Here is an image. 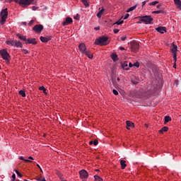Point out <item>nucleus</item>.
<instances>
[{
	"instance_id": "4d7b16f0",
	"label": "nucleus",
	"mask_w": 181,
	"mask_h": 181,
	"mask_svg": "<svg viewBox=\"0 0 181 181\" xmlns=\"http://www.w3.org/2000/svg\"><path fill=\"white\" fill-rule=\"evenodd\" d=\"M59 179H60L61 181H66V180L63 179V177H60Z\"/></svg>"
},
{
	"instance_id": "8fccbe9b",
	"label": "nucleus",
	"mask_w": 181,
	"mask_h": 181,
	"mask_svg": "<svg viewBox=\"0 0 181 181\" xmlns=\"http://www.w3.org/2000/svg\"><path fill=\"white\" fill-rule=\"evenodd\" d=\"M17 175L19 176V177H22L23 176L22 174H21V173L19 172L18 173Z\"/></svg>"
},
{
	"instance_id": "5fc2aeb1",
	"label": "nucleus",
	"mask_w": 181,
	"mask_h": 181,
	"mask_svg": "<svg viewBox=\"0 0 181 181\" xmlns=\"http://www.w3.org/2000/svg\"><path fill=\"white\" fill-rule=\"evenodd\" d=\"M75 19H77L78 21V19H80V16H78V14H77V17L75 18Z\"/></svg>"
},
{
	"instance_id": "c03bdc74",
	"label": "nucleus",
	"mask_w": 181,
	"mask_h": 181,
	"mask_svg": "<svg viewBox=\"0 0 181 181\" xmlns=\"http://www.w3.org/2000/svg\"><path fill=\"white\" fill-rule=\"evenodd\" d=\"M23 52H24L25 54H28L29 53V51L26 49H23Z\"/></svg>"
},
{
	"instance_id": "c756f323",
	"label": "nucleus",
	"mask_w": 181,
	"mask_h": 181,
	"mask_svg": "<svg viewBox=\"0 0 181 181\" xmlns=\"http://www.w3.org/2000/svg\"><path fill=\"white\" fill-rule=\"evenodd\" d=\"M95 181H103V178H101V177L98 176V175H95Z\"/></svg>"
},
{
	"instance_id": "a878e982",
	"label": "nucleus",
	"mask_w": 181,
	"mask_h": 181,
	"mask_svg": "<svg viewBox=\"0 0 181 181\" xmlns=\"http://www.w3.org/2000/svg\"><path fill=\"white\" fill-rule=\"evenodd\" d=\"M158 67H156V66H153V68H152V71H153V74L155 75V76H156V74H158Z\"/></svg>"
},
{
	"instance_id": "a18cd8bd",
	"label": "nucleus",
	"mask_w": 181,
	"mask_h": 181,
	"mask_svg": "<svg viewBox=\"0 0 181 181\" xmlns=\"http://www.w3.org/2000/svg\"><path fill=\"white\" fill-rule=\"evenodd\" d=\"M32 9L33 11H36V9H37V7H36L35 6H33Z\"/></svg>"
},
{
	"instance_id": "4c0bfd02",
	"label": "nucleus",
	"mask_w": 181,
	"mask_h": 181,
	"mask_svg": "<svg viewBox=\"0 0 181 181\" xmlns=\"http://www.w3.org/2000/svg\"><path fill=\"white\" fill-rule=\"evenodd\" d=\"M33 23H35V20H31V21L29 22L28 25H29V26H32V25H33Z\"/></svg>"
},
{
	"instance_id": "ea45409f",
	"label": "nucleus",
	"mask_w": 181,
	"mask_h": 181,
	"mask_svg": "<svg viewBox=\"0 0 181 181\" xmlns=\"http://www.w3.org/2000/svg\"><path fill=\"white\" fill-rule=\"evenodd\" d=\"M134 67H139V62H136L134 64Z\"/></svg>"
},
{
	"instance_id": "79ce46f5",
	"label": "nucleus",
	"mask_w": 181,
	"mask_h": 181,
	"mask_svg": "<svg viewBox=\"0 0 181 181\" xmlns=\"http://www.w3.org/2000/svg\"><path fill=\"white\" fill-rule=\"evenodd\" d=\"M12 179H13V180H16V175L13 174V175H12Z\"/></svg>"
},
{
	"instance_id": "69168bd1",
	"label": "nucleus",
	"mask_w": 181,
	"mask_h": 181,
	"mask_svg": "<svg viewBox=\"0 0 181 181\" xmlns=\"http://www.w3.org/2000/svg\"><path fill=\"white\" fill-rule=\"evenodd\" d=\"M37 168H39V169H40V165H39V164H37Z\"/></svg>"
},
{
	"instance_id": "ddd939ff",
	"label": "nucleus",
	"mask_w": 181,
	"mask_h": 181,
	"mask_svg": "<svg viewBox=\"0 0 181 181\" xmlns=\"http://www.w3.org/2000/svg\"><path fill=\"white\" fill-rule=\"evenodd\" d=\"M37 42H36V39L35 38H28L25 42V45H37Z\"/></svg>"
},
{
	"instance_id": "bb28decb",
	"label": "nucleus",
	"mask_w": 181,
	"mask_h": 181,
	"mask_svg": "<svg viewBox=\"0 0 181 181\" xmlns=\"http://www.w3.org/2000/svg\"><path fill=\"white\" fill-rule=\"evenodd\" d=\"M136 6H138V5L130 7L129 9L127 10V12H132V11H135V9H136Z\"/></svg>"
},
{
	"instance_id": "412c9836",
	"label": "nucleus",
	"mask_w": 181,
	"mask_h": 181,
	"mask_svg": "<svg viewBox=\"0 0 181 181\" xmlns=\"http://www.w3.org/2000/svg\"><path fill=\"white\" fill-rule=\"evenodd\" d=\"M15 47H23L22 42L18 40H15V44H14Z\"/></svg>"
},
{
	"instance_id": "7ed1b4c3",
	"label": "nucleus",
	"mask_w": 181,
	"mask_h": 181,
	"mask_svg": "<svg viewBox=\"0 0 181 181\" xmlns=\"http://www.w3.org/2000/svg\"><path fill=\"white\" fill-rule=\"evenodd\" d=\"M108 37L102 36L95 41V45L98 46H107L108 45Z\"/></svg>"
},
{
	"instance_id": "e433bc0d",
	"label": "nucleus",
	"mask_w": 181,
	"mask_h": 181,
	"mask_svg": "<svg viewBox=\"0 0 181 181\" xmlns=\"http://www.w3.org/2000/svg\"><path fill=\"white\" fill-rule=\"evenodd\" d=\"M112 93L115 95H118V90L113 89Z\"/></svg>"
},
{
	"instance_id": "423d86ee",
	"label": "nucleus",
	"mask_w": 181,
	"mask_h": 181,
	"mask_svg": "<svg viewBox=\"0 0 181 181\" xmlns=\"http://www.w3.org/2000/svg\"><path fill=\"white\" fill-rule=\"evenodd\" d=\"M0 54L4 60L9 62L11 56H9V53H8V51H6V49H1L0 50Z\"/></svg>"
},
{
	"instance_id": "1a4fd4ad",
	"label": "nucleus",
	"mask_w": 181,
	"mask_h": 181,
	"mask_svg": "<svg viewBox=\"0 0 181 181\" xmlns=\"http://www.w3.org/2000/svg\"><path fill=\"white\" fill-rule=\"evenodd\" d=\"M173 48L171 49L172 53L173 54V59H174V62H177V55L176 54V52H177V46L175 45L174 43H173Z\"/></svg>"
},
{
	"instance_id": "6e6d98bb",
	"label": "nucleus",
	"mask_w": 181,
	"mask_h": 181,
	"mask_svg": "<svg viewBox=\"0 0 181 181\" xmlns=\"http://www.w3.org/2000/svg\"><path fill=\"white\" fill-rule=\"evenodd\" d=\"M119 49H120V50H125V48H124L123 47H119Z\"/></svg>"
},
{
	"instance_id": "bf43d9fd",
	"label": "nucleus",
	"mask_w": 181,
	"mask_h": 181,
	"mask_svg": "<svg viewBox=\"0 0 181 181\" xmlns=\"http://www.w3.org/2000/svg\"><path fill=\"white\" fill-rule=\"evenodd\" d=\"M28 159H30L31 160H33V157L30 156V157H28Z\"/></svg>"
},
{
	"instance_id": "2f4dec72",
	"label": "nucleus",
	"mask_w": 181,
	"mask_h": 181,
	"mask_svg": "<svg viewBox=\"0 0 181 181\" xmlns=\"http://www.w3.org/2000/svg\"><path fill=\"white\" fill-rule=\"evenodd\" d=\"M39 90H40V91H43L44 94H47L46 93V88H45V86H40L39 88Z\"/></svg>"
},
{
	"instance_id": "58836bf2",
	"label": "nucleus",
	"mask_w": 181,
	"mask_h": 181,
	"mask_svg": "<svg viewBox=\"0 0 181 181\" xmlns=\"http://www.w3.org/2000/svg\"><path fill=\"white\" fill-rule=\"evenodd\" d=\"M93 145H94L95 146H97V145H98V140H95V141H93Z\"/></svg>"
},
{
	"instance_id": "c9c22d12",
	"label": "nucleus",
	"mask_w": 181,
	"mask_h": 181,
	"mask_svg": "<svg viewBox=\"0 0 181 181\" xmlns=\"http://www.w3.org/2000/svg\"><path fill=\"white\" fill-rule=\"evenodd\" d=\"M122 23H124V21H118L115 23V25H122Z\"/></svg>"
},
{
	"instance_id": "4468645a",
	"label": "nucleus",
	"mask_w": 181,
	"mask_h": 181,
	"mask_svg": "<svg viewBox=\"0 0 181 181\" xmlns=\"http://www.w3.org/2000/svg\"><path fill=\"white\" fill-rule=\"evenodd\" d=\"M156 30H157L159 33H161L162 35L166 32V28L165 27H158L156 28Z\"/></svg>"
},
{
	"instance_id": "b1692460",
	"label": "nucleus",
	"mask_w": 181,
	"mask_h": 181,
	"mask_svg": "<svg viewBox=\"0 0 181 181\" xmlns=\"http://www.w3.org/2000/svg\"><path fill=\"white\" fill-rule=\"evenodd\" d=\"M105 11V9L102 8L98 13H97V16L98 18H101V16H103V13H104V11Z\"/></svg>"
},
{
	"instance_id": "5701e85b",
	"label": "nucleus",
	"mask_w": 181,
	"mask_h": 181,
	"mask_svg": "<svg viewBox=\"0 0 181 181\" xmlns=\"http://www.w3.org/2000/svg\"><path fill=\"white\" fill-rule=\"evenodd\" d=\"M16 36H18L21 40H23L24 42L27 41L26 36L21 35L20 34H17Z\"/></svg>"
},
{
	"instance_id": "37998d69",
	"label": "nucleus",
	"mask_w": 181,
	"mask_h": 181,
	"mask_svg": "<svg viewBox=\"0 0 181 181\" xmlns=\"http://www.w3.org/2000/svg\"><path fill=\"white\" fill-rule=\"evenodd\" d=\"M121 40L124 42V40H127V37H121Z\"/></svg>"
},
{
	"instance_id": "72a5a7b5",
	"label": "nucleus",
	"mask_w": 181,
	"mask_h": 181,
	"mask_svg": "<svg viewBox=\"0 0 181 181\" xmlns=\"http://www.w3.org/2000/svg\"><path fill=\"white\" fill-rule=\"evenodd\" d=\"M36 180H37V181H46V179L45 177L42 178V176H40V177H37Z\"/></svg>"
},
{
	"instance_id": "39448f33",
	"label": "nucleus",
	"mask_w": 181,
	"mask_h": 181,
	"mask_svg": "<svg viewBox=\"0 0 181 181\" xmlns=\"http://www.w3.org/2000/svg\"><path fill=\"white\" fill-rule=\"evenodd\" d=\"M140 22H144L146 25H149L152 23L153 18L151 16H144L139 17Z\"/></svg>"
},
{
	"instance_id": "393cba45",
	"label": "nucleus",
	"mask_w": 181,
	"mask_h": 181,
	"mask_svg": "<svg viewBox=\"0 0 181 181\" xmlns=\"http://www.w3.org/2000/svg\"><path fill=\"white\" fill-rule=\"evenodd\" d=\"M164 119H165V124L169 122V121H172V117H170V116H165L164 117Z\"/></svg>"
},
{
	"instance_id": "a19ab883",
	"label": "nucleus",
	"mask_w": 181,
	"mask_h": 181,
	"mask_svg": "<svg viewBox=\"0 0 181 181\" xmlns=\"http://www.w3.org/2000/svg\"><path fill=\"white\" fill-rule=\"evenodd\" d=\"M128 18H129V13H127L124 17V19H128Z\"/></svg>"
},
{
	"instance_id": "f8f14e48",
	"label": "nucleus",
	"mask_w": 181,
	"mask_h": 181,
	"mask_svg": "<svg viewBox=\"0 0 181 181\" xmlns=\"http://www.w3.org/2000/svg\"><path fill=\"white\" fill-rule=\"evenodd\" d=\"M52 36H47V37H42L41 36L40 37L41 42H42V43H47V42H49V40H52Z\"/></svg>"
},
{
	"instance_id": "338daca9",
	"label": "nucleus",
	"mask_w": 181,
	"mask_h": 181,
	"mask_svg": "<svg viewBox=\"0 0 181 181\" xmlns=\"http://www.w3.org/2000/svg\"><path fill=\"white\" fill-rule=\"evenodd\" d=\"M117 81H119L120 79H119V78H117Z\"/></svg>"
},
{
	"instance_id": "f03ea898",
	"label": "nucleus",
	"mask_w": 181,
	"mask_h": 181,
	"mask_svg": "<svg viewBox=\"0 0 181 181\" xmlns=\"http://www.w3.org/2000/svg\"><path fill=\"white\" fill-rule=\"evenodd\" d=\"M78 49L82 53V54H85L88 57V59H93V54H91L89 50H87L84 43H81L78 45Z\"/></svg>"
},
{
	"instance_id": "49530a36",
	"label": "nucleus",
	"mask_w": 181,
	"mask_h": 181,
	"mask_svg": "<svg viewBox=\"0 0 181 181\" xmlns=\"http://www.w3.org/2000/svg\"><path fill=\"white\" fill-rule=\"evenodd\" d=\"M118 32H119V30H118V29L114 30V33L117 34V33H118Z\"/></svg>"
},
{
	"instance_id": "0e129e2a",
	"label": "nucleus",
	"mask_w": 181,
	"mask_h": 181,
	"mask_svg": "<svg viewBox=\"0 0 181 181\" xmlns=\"http://www.w3.org/2000/svg\"><path fill=\"white\" fill-rule=\"evenodd\" d=\"M40 172H42V173H43V170H42V168H40Z\"/></svg>"
},
{
	"instance_id": "e2e57ef3",
	"label": "nucleus",
	"mask_w": 181,
	"mask_h": 181,
	"mask_svg": "<svg viewBox=\"0 0 181 181\" xmlns=\"http://www.w3.org/2000/svg\"><path fill=\"white\" fill-rule=\"evenodd\" d=\"M22 23L24 25V26H26V22H23Z\"/></svg>"
},
{
	"instance_id": "a211bd4d",
	"label": "nucleus",
	"mask_w": 181,
	"mask_h": 181,
	"mask_svg": "<svg viewBox=\"0 0 181 181\" xmlns=\"http://www.w3.org/2000/svg\"><path fill=\"white\" fill-rule=\"evenodd\" d=\"M111 59L113 60V62H117L118 61V55L116 53H113L111 55Z\"/></svg>"
},
{
	"instance_id": "9b49d317",
	"label": "nucleus",
	"mask_w": 181,
	"mask_h": 181,
	"mask_svg": "<svg viewBox=\"0 0 181 181\" xmlns=\"http://www.w3.org/2000/svg\"><path fill=\"white\" fill-rule=\"evenodd\" d=\"M71 23H73V18L67 17L65 21L62 23V25L63 26H67V25H70Z\"/></svg>"
},
{
	"instance_id": "cd10ccee",
	"label": "nucleus",
	"mask_w": 181,
	"mask_h": 181,
	"mask_svg": "<svg viewBox=\"0 0 181 181\" xmlns=\"http://www.w3.org/2000/svg\"><path fill=\"white\" fill-rule=\"evenodd\" d=\"M18 94L19 95H21V97H26V93H25V90H19Z\"/></svg>"
},
{
	"instance_id": "09e8293b",
	"label": "nucleus",
	"mask_w": 181,
	"mask_h": 181,
	"mask_svg": "<svg viewBox=\"0 0 181 181\" xmlns=\"http://www.w3.org/2000/svg\"><path fill=\"white\" fill-rule=\"evenodd\" d=\"M146 4V1H143L142 2V7L144 8V6H145Z\"/></svg>"
},
{
	"instance_id": "f704fd0d",
	"label": "nucleus",
	"mask_w": 181,
	"mask_h": 181,
	"mask_svg": "<svg viewBox=\"0 0 181 181\" xmlns=\"http://www.w3.org/2000/svg\"><path fill=\"white\" fill-rule=\"evenodd\" d=\"M20 159H21V160H24L25 162H32V161L30 160L23 158V156H21V157H20Z\"/></svg>"
},
{
	"instance_id": "f3484780",
	"label": "nucleus",
	"mask_w": 181,
	"mask_h": 181,
	"mask_svg": "<svg viewBox=\"0 0 181 181\" xmlns=\"http://www.w3.org/2000/svg\"><path fill=\"white\" fill-rule=\"evenodd\" d=\"M126 124H127V129H130L129 127L134 128V127H135V124L131 121H127Z\"/></svg>"
},
{
	"instance_id": "2eb2a0df",
	"label": "nucleus",
	"mask_w": 181,
	"mask_h": 181,
	"mask_svg": "<svg viewBox=\"0 0 181 181\" xmlns=\"http://www.w3.org/2000/svg\"><path fill=\"white\" fill-rule=\"evenodd\" d=\"M174 4H175L177 9H180V11H181V1L180 0H174Z\"/></svg>"
},
{
	"instance_id": "9d476101",
	"label": "nucleus",
	"mask_w": 181,
	"mask_h": 181,
	"mask_svg": "<svg viewBox=\"0 0 181 181\" xmlns=\"http://www.w3.org/2000/svg\"><path fill=\"white\" fill-rule=\"evenodd\" d=\"M80 177L82 180L87 179L88 177V173L86 171V170H81L79 171Z\"/></svg>"
},
{
	"instance_id": "dca6fc26",
	"label": "nucleus",
	"mask_w": 181,
	"mask_h": 181,
	"mask_svg": "<svg viewBox=\"0 0 181 181\" xmlns=\"http://www.w3.org/2000/svg\"><path fill=\"white\" fill-rule=\"evenodd\" d=\"M121 66L124 70H129V67H128V62H121Z\"/></svg>"
},
{
	"instance_id": "de8ad7c7",
	"label": "nucleus",
	"mask_w": 181,
	"mask_h": 181,
	"mask_svg": "<svg viewBox=\"0 0 181 181\" xmlns=\"http://www.w3.org/2000/svg\"><path fill=\"white\" fill-rule=\"evenodd\" d=\"M129 68L134 67V64H132V63L129 62Z\"/></svg>"
},
{
	"instance_id": "20e7f679",
	"label": "nucleus",
	"mask_w": 181,
	"mask_h": 181,
	"mask_svg": "<svg viewBox=\"0 0 181 181\" xmlns=\"http://www.w3.org/2000/svg\"><path fill=\"white\" fill-rule=\"evenodd\" d=\"M0 16L1 18L0 23H1V25H4V23L6 22V19L8 18V8L3 9L0 13Z\"/></svg>"
},
{
	"instance_id": "3c124183",
	"label": "nucleus",
	"mask_w": 181,
	"mask_h": 181,
	"mask_svg": "<svg viewBox=\"0 0 181 181\" xmlns=\"http://www.w3.org/2000/svg\"><path fill=\"white\" fill-rule=\"evenodd\" d=\"M160 6H162L160 4H158V5H157V6H156V8H158V9H160Z\"/></svg>"
},
{
	"instance_id": "603ef678",
	"label": "nucleus",
	"mask_w": 181,
	"mask_h": 181,
	"mask_svg": "<svg viewBox=\"0 0 181 181\" xmlns=\"http://www.w3.org/2000/svg\"><path fill=\"white\" fill-rule=\"evenodd\" d=\"M132 83H133V84H138V82H136L135 81H132Z\"/></svg>"
},
{
	"instance_id": "6e6552de",
	"label": "nucleus",
	"mask_w": 181,
	"mask_h": 181,
	"mask_svg": "<svg viewBox=\"0 0 181 181\" xmlns=\"http://www.w3.org/2000/svg\"><path fill=\"white\" fill-rule=\"evenodd\" d=\"M33 30H34L35 33H42V30H43V25L40 24L35 25L33 28Z\"/></svg>"
},
{
	"instance_id": "f257e3e1",
	"label": "nucleus",
	"mask_w": 181,
	"mask_h": 181,
	"mask_svg": "<svg viewBox=\"0 0 181 181\" xmlns=\"http://www.w3.org/2000/svg\"><path fill=\"white\" fill-rule=\"evenodd\" d=\"M5 1L6 2H10V3H11L12 1H14V2H16V4H19V5H21V6H22L23 8H26L29 6V5H30L31 4H36L35 0H5Z\"/></svg>"
},
{
	"instance_id": "864d4df0",
	"label": "nucleus",
	"mask_w": 181,
	"mask_h": 181,
	"mask_svg": "<svg viewBox=\"0 0 181 181\" xmlns=\"http://www.w3.org/2000/svg\"><path fill=\"white\" fill-rule=\"evenodd\" d=\"M95 30H100V27H95Z\"/></svg>"
},
{
	"instance_id": "4be33fe9",
	"label": "nucleus",
	"mask_w": 181,
	"mask_h": 181,
	"mask_svg": "<svg viewBox=\"0 0 181 181\" xmlns=\"http://www.w3.org/2000/svg\"><path fill=\"white\" fill-rule=\"evenodd\" d=\"M6 43L9 46H15V40H7L6 41Z\"/></svg>"
},
{
	"instance_id": "6ab92c4d",
	"label": "nucleus",
	"mask_w": 181,
	"mask_h": 181,
	"mask_svg": "<svg viewBox=\"0 0 181 181\" xmlns=\"http://www.w3.org/2000/svg\"><path fill=\"white\" fill-rule=\"evenodd\" d=\"M127 161H125L124 160H120V165H121V168L122 169H125V168H127Z\"/></svg>"
},
{
	"instance_id": "680f3d73",
	"label": "nucleus",
	"mask_w": 181,
	"mask_h": 181,
	"mask_svg": "<svg viewBox=\"0 0 181 181\" xmlns=\"http://www.w3.org/2000/svg\"><path fill=\"white\" fill-rule=\"evenodd\" d=\"M93 144H94L93 141H91L89 142V144H90V145H93Z\"/></svg>"
},
{
	"instance_id": "c85d7f7f",
	"label": "nucleus",
	"mask_w": 181,
	"mask_h": 181,
	"mask_svg": "<svg viewBox=\"0 0 181 181\" xmlns=\"http://www.w3.org/2000/svg\"><path fill=\"white\" fill-rule=\"evenodd\" d=\"M81 2L85 6H90V4H88V0H81Z\"/></svg>"
},
{
	"instance_id": "0eeeda50",
	"label": "nucleus",
	"mask_w": 181,
	"mask_h": 181,
	"mask_svg": "<svg viewBox=\"0 0 181 181\" xmlns=\"http://www.w3.org/2000/svg\"><path fill=\"white\" fill-rule=\"evenodd\" d=\"M131 49H132V52H134V53L138 52V50H139V43L136 42H132Z\"/></svg>"
},
{
	"instance_id": "774afa93",
	"label": "nucleus",
	"mask_w": 181,
	"mask_h": 181,
	"mask_svg": "<svg viewBox=\"0 0 181 181\" xmlns=\"http://www.w3.org/2000/svg\"><path fill=\"white\" fill-rule=\"evenodd\" d=\"M11 181H16V180H11Z\"/></svg>"
},
{
	"instance_id": "7c9ffc66",
	"label": "nucleus",
	"mask_w": 181,
	"mask_h": 181,
	"mask_svg": "<svg viewBox=\"0 0 181 181\" xmlns=\"http://www.w3.org/2000/svg\"><path fill=\"white\" fill-rule=\"evenodd\" d=\"M157 4H159V1H153V2H151V3H149L148 4V5L150 6H155V5H156Z\"/></svg>"
},
{
	"instance_id": "052dcab7",
	"label": "nucleus",
	"mask_w": 181,
	"mask_h": 181,
	"mask_svg": "<svg viewBox=\"0 0 181 181\" xmlns=\"http://www.w3.org/2000/svg\"><path fill=\"white\" fill-rule=\"evenodd\" d=\"M14 172H16V175H18L19 173V171H18L17 170H14Z\"/></svg>"
},
{
	"instance_id": "aec40b11",
	"label": "nucleus",
	"mask_w": 181,
	"mask_h": 181,
	"mask_svg": "<svg viewBox=\"0 0 181 181\" xmlns=\"http://www.w3.org/2000/svg\"><path fill=\"white\" fill-rule=\"evenodd\" d=\"M168 130H169V127H163V128H161V129L159 130V133L163 134V132H168Z\"/></svg>"
},
{
	"instance_id": "473e14b6",
	"label": "nucleus",
	"mask_w": 181,
	"mask_h": 181,
	"mask_svg": "<svg viewBox=\"0 0 181 181\" xmlns=\"http://www.w3.org/2000/svg\"><path fill=\"white\" fill-rule=\"evenodd\" d=\"M153 13H165V11H163V10L155 11H153Z\"/></svg>"
},
{
	"instance_id": "13d9d810",
	"label": "nucleus",
	"mask_w": 181,
	"mask_h": 181,
	"mask_svg": "<svg viewBox=\"0 0 181 181\" xmlns=\"http://www.w3.org/2000/svg\"><path fill=\"white\" fill-rule=\"evenodd\" d=\"M174 62H175V63H174L173 67H174V69H176V62L175 61H174Z\"/></svg>"
}]
</instances>
